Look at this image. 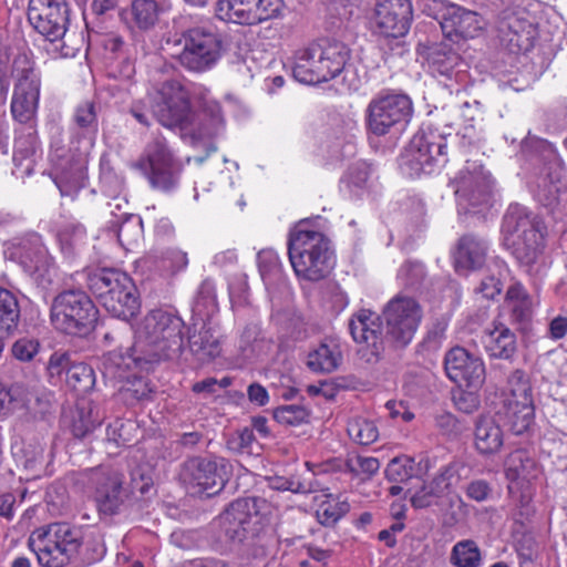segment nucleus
<instances>
[{"mask_svg": "<svg viewBox=\"0 0 567 567\" xmlns=\"http://www.w3.org/2000/svg\"><path fill=\"white\" fill-rule=\"evenodd\" d=\"M184 321L176 315L155 309L140 323L133 346L123 353L110 351L103 355L105 377L123 379L130 369L148 372L163 360L177 359L184 349Z\"/></svg>", "mask_w": 567, "mask_h": 567, "instance_id": "1", "label": "nucleus"}, {"mask_svg": "<svg viewBox=\"0 0 567 567\" xmlns=\"http://www.w3.org/2000/svg\"><path fill=\"white\" fill-rule=\"evenodd\" d=\"M28 546L42 567L91 565L101 560L106 551L101 534L84 535L80 527L65 522L34 529L28 538Z\"/></svg>", "mask_w": 567, "mask_h": 567, "instance_id": "2", "label": "nucleus"}, {"mask_svg": "<svg viewBox=\"0 0 567 567\" xmlns=\"http://www.w3.org/2000/svg\"><path fill=\"white\" fill-rule=\"evenodd\" d=\"M171 58L190 73L212 70L228 49L226 35L210 25L192 27L166 39Z\"/></svg>", "mask_w": 567, "mask_h": 567, "instance_id": "3", "label": "nucleus"}, {"mask_svg": "<svg viewBox=\"0 0 567 567\" xmlns=\"http://www.w3.org/2000/svg\"><path fill=\"white\" fill-rule=\"evenodd\" d=\"M298 228L290 234L288 255L296 276L307 281L327 278L334 268L336 258L329 238L316 230Z\"/></svg>", "mask_w": 567, "mask_h": 567, "instance_id": "4", "label": "nucleus"}, {"mask_svg": "<svg viewBox=\"0 0 567 567\" xmlns=\"http://www.w3.org/2000/svg\"><path fill=\"white\" fill-rule=\"evenodd\" d=\"M86 286L102 307L113 317L128 321L140 311V298L133 279L116 268L87 272Z\"/></svg>", "mask_w": 567, "mask_h": 567, "instance_id": "5", "label": "nucleus"}, {"mask_svg": "<svg viewBox=\"0 0 567 567\" xmlns=\"http://www.w3.org/2000/svg\"><path fill=\"white\" fill-rule=\"evenodd\" d=\"M350 58V50L340 41L320 39L296 52L293 78L300 83L317 84L338 76Z\"/></svg>", "mask_w": 567, "mask_h": 567, "instance_id": "6", "label": "nucleus"}, {"mask_svg": "<svg viewBox=\"0 0 567 567\" xmlns=\"http://www.w3.org/2000/svg\"><path fill=\"white\" fill-rule=\"evenodd\" d=\"M542 218L519 204L507 208L502 224L504 245L524 265L536 261L544 239Z\"/></svg>", "mask_w": 567, "mask_h": 567, "instance_id": "7", "label": "nucleus"}, {"mask_svg": "<svg viewBox=\"0 0 567 567\" xmlns=\"http://www.w3.org/2000/svg\"><path fill=\"white\" fill-rule=\"evenodd\" d=\"M50 318L55 329L73 336H85L97 322L99 310L81 289H65L51 303Z\"/></svg>", "mask_w": 567, "mask_h": 567, "instance_id": "8", "label": "nucleus"}, {"mask_svg": "<svg viewBox=\"0 0 567 567\" xmlns=\"http://www.w3.org/2000/svg\"><path fill=\"white\" fill-rule=\"evenodd\" d=\"M230 467L224 457L193 456L182 464L179 477L192 494L212 497L225 487L231 473Z\"/></svg>", "mask_w": 567, "mask_h": 567, "instance_id": "9", "label": "nucleus"}, {"mask_svg": "<svg viewBox=\"0 0 567 567\" xmlns=\"http://www.w3.org/2000/svg\"><path fill=\"white\" fill-rule=\"evenodd\" d=\"M87 488L100 515L114 516L127 507L130 492L124 487V474L112 465H100L86 473Z\"/></svg>", "mask_w": 567, "mask_h": 567, "instance_id": "10", "label": "nucleus"}, {"mask_svg": "<svg viewBox=\"0 0 567 567\" xmlns=\"http://www.w3.org/2000/svg\"><path fill=\"white\" fill-rule=\"evenodd\" d=\"M12 78L14 79L11 100L12 116L20 123H29L37 114L41 80L34 62L27 53H18L14 56Z\"/></svg>", "mask_w": 567, "mask_h": 567, "instance_id": "11", "label": "nucleus"}, {"mask_svg": "<svg viewBox=\"0 0 567 567\" xmlns=\"http://www.w3.org/2000/svg\"><path fill=\"white\" fill-rule=\"evenodd\" d=\"M151 113L163 126L183 130L194 117L188 92L177 80H166L151 93Z\"/></svg>", "mask_w": 567, "mask_h": 567, "instance_id": "12", "label": "nucleus"}, {"mask_svg": "<svg viewBox=\"0 0 567 567\" xmlns=\"http://www.w3.org/2000/svg\"><path fill=\"white\" fill-rule=\"evenodd\" d=\"M384 340L394 348H404L413 339L422 319V309L411 297L398 295L383 309Z\"/></svg>", "mask_w": 567, "mask_h": 567, "instance_id": "13", "label": "nucleus"}, {"mask_svg": "<svg viewBox=\"0 0 567 567\" xmlns=\"http://www.w3.org/2000/svg\"><path fill=\"white\" fill-rule=\"evenodd\" d=\"M413 105L405 94H385L371 100L367 107V127L375 136L389 134L411 120Z\"/></svg>", "mask_w": 567, "mask_h": 567, "instance_id": "14", "label": "nucleus"}, {"mask_svg": "<svg viewBox=\"0 0 567 567\" xmlns=\"http://www.w3.org/2000/svg\"><path fill=\"white\" fill-rule=\"evenodd\" d=\"M423 11L436 19L443 34L454 41L458 38H474L483 29L482 17L446 0H429Z\"/></svg>", "mask_w": 567, "mask_h": 567, "instance_id": "15", "label": "nucleus"}, {"mask_svg": "<svg viewBox=\"0 0 567 567\" xmlns=\"http://www.w3.org/2000/svg\"><path fill=\"white\" fill-rule=\"evenodd\" d=\"M28 20L50 42L62 40L70 22L69 6L65 0H30Z\"/></svg>", "mask_w": 567, "mask_h": 567, "instance_id": "16", "label": "nucleus"}, {"mask_svg": "<svg viewBox=\"0 0 567 567\" xmlns=\"http://www.w3.org/2000/svg\"><path fill=\"white\" fill-rule=\"evenodd\" d=\"M460 205L480 207L487 205L492 197V178L484 167L467 163L452 181Z\"/></svg>", "mask_w": 567, "mask_h": 567, "instance_id": "17", "label": "nucleus"}, {"mask_svg": "<svg viewBox=\"0 0 567 567\" xmlns=\"http://www.w3.org/2000/svg\"><path fill=\"white\" fill-rule=\"evenodd\" d=\"M444 369L449 379L460 388L478 389L485 381L483 360L463 347L446 352Z\"/></svg>", "mask_w": 567, "mask_h": 567, "instance_id": "18", "label": "nucleus"}, {"mask_svg": "<svg viewBox=\"0 0 567 567\" xmlns=\"http://www.w3.org/2000/svg\"><path fill=\"white\" fill-rule=\"evenodd\" d=\"M148 181L154 188L168 192L176 187L181 165L173 158L164 138L154 140L146 151Z\"/></svg>", "mask_w": 567, "mask_h": 567, "instance_id": "19", "label": "nucleus"}, {"mask_svg": "<svg viewBox=\"0 0 567 567\" xmlns=\"http://www.w3.org/2000/svg\"><path fill=\"white\" fill-rule=\"evenodd\" d=\"M412 21V6L409 0H378L373 22L384 37L399 38L408 33Z\"/></svg>", "mask_w": 567, "mask_h": 567, "instance_id": "20", "label": "nucleus"}, {"mask_svg": "<svg viewBox=\"0 0 567 567\" xmlns=\"http://www.w3.org/2000/svg\"><path fill=\"white\" fill-rule=\"evenodd\" d=\"M257 498H238L219 515L218 525L225 537L233 543L246 539L251 518L258 515Z\"/></svg>", "mask_w": 567, "mask_h": 567, "instance_id": "21", "label": "nucleus"}, {"mask_svg": "<svg viewBox=\"0 0 567 567\" xmlns=\"http://www.w3.org/2000/svg\"><path fill=\"white\" fill-rule=\"evenodd\" d=\"M379 316L371 310L361 309L351 318L349 330L353 340L365 343L370 351L363 353L368 362H377L383 351V339L380 337Z\"/></svg>", "mask_w": 567, "mask_h": 567, "instance_id": "22", "label": "nucleus"}, {"mask_svg": "<svg viewBox=\"0 0 567 567\" xmlns=\"http://www.w3.org/2000/svg\"><path fill=\"white\" fill-rule=\"evenodd\" d=\"M456 474L455 466L449 464L442 467L439 473L429 482H424L417 489L408 493L410 502L415 509H425L440 505L443 496L450 491L452 478Z\"/></svg>", "mask_w": 567, "mask_h": 567, "instance_id": "23", "label": "nucleus"}, {"mask_svg": "<svg viewBox=\"0 0 567 567\" xmlns=\"http://www.w3.org/2000/svg\"><path fill=\"white\" fill-rule=\"evenodd\" d=\"M488 251L487 241L474 234L462 236L454 252V267L456 272L466 275L482 268Z\"/></svg>", "mask_w": 567, "mask_h": 567, "instance_id": "24", "label": "nucleus"}, {"mask_svg": "<svg viewBox=\"0 0 567 567\" xmlns=\"http://www.w3.org/2000/svg\"><path fill=\"white\" fill-rule=\"evenodd\" d=\"M435 155L431 151V141L424 136H414L403 155V165L411 176L431 172Z\"/></svg>", "mask_w": 567, "mask_h": 567, "instance_id": "25", "label": "nucleus"}, {"mask_svg": "<svg viewBox=\"0 0 567 567\" xmlns=\"http://www.w3.org/2000/svg\"><path fill=\"white\" fill-rule=\"evenodd\" d=\"M474 444L482 455L498 453L504 445V432L501 425L493 417H480L475 425Z\"/></svg>", "mask_w": 567, "mask_h": 567, "instance_id": "26", "label": "nucleus"}, {"mask_svg": "<svg viewBox=\"0 0 567 567\" xmlns=\"http://www.w3.org/2000/svg\"><path fill=\"white\" fill-rule=\"evenodd\" d=\"M483 343L491 358L511 360L517 351L516 334L503 323L483 337Z\"/></svg>", "mask_w": 567, "mask_h": 567, "instance_id": "27", "label": "nucleus"}, {"mask_svg": "<svg viewBox=\"0 0 567 567\" xmlns=\"http://www.w3.org/2000/svg\"><path fill=\"white\" fill-rule=\"evenodd\" d=\"M497 413L507 422L514 434L520 435L528 431L534 423V401L520 402L503 400L502 406Z\"/></svg>", "mask_w": 567, "mask_h": 567, "instance_id": "28", "label": "nucleus"}, {"mask_svg": "<svg viewBox=\"0 0 567 567\" xmlns=\"http://www.w3.org/2000/svg\"><path fill=\"white\" fill-rule=\"evenodd\" d=\"M103 419L104 415L96 404L81 400L72 413L71 432L76 439H85L102 424Z\"/></svg>", "mask_w": 567, "mask_h": 567, "instance_id": "29", "label": "nucleus"}, {"mask_svg": "<svg viewBox=\"0 0 567 567\" xmlns=\"http://www.w3.org/2000/svg\"><path fill=\"white\" fill-rule=\"evenodd\" d=\"M188 346L195 360L200 364L213 361L220 353V346L217 337L214 334L212 329L205 324L189 334Z\"/></svg>", "mask_w": 567, "mask_h": 567, "instance_id": "30", "label": "nucleus"}, {"mask_svg": "<svg viewBox=\"0 0 567 567\" xmlns=\"http://www.w3.org/2000/svg\"><path fill=\"white\" fill-rule=\"evenodd\" d=\"M525 25L518 19H506L498 24V38L501 43L512 53L528 50L529 37L524 32Z\"/></svg>", "mask_w": 567, "mask_h": 567, "instance_id": "31", "label": "nucleus"}, {"mask_svg": "<svg viewBox=\"0 0 567 567\" xmlns=\"http://www.w3.org/2000/svg\"><path fill=\"white\" fill-rule=\"evenodd\" d=\"M20 306L11 291L0 288V339L11 336L20 323Z\"/></svg>", "mask_w": 567, "mask_h": 567, "instance_id": "32", "label": "nucleus"}, {"mask_svg": "<svg viewBox=\"0 0 567 567\" xmlns=\"http://www.w3.org/2000/svg\"><path fill=\"white\" fill-rule=\"evenodd\" d=\"M316 511L319 524L326 527H333L343 516L350 512V504L341 495L324 493Z\"/></svg>", "mask_w": 567, "mask_h": 567, "instance_id": "33", "label": "nucleus"}, {"mask_svg": "<svg viewBox=\"0 0 567 567\" xmlns=\"http://www.w3.org/2000/svg\"><path fill=\"white\" fill-rule=\"evenodd\" d=\"M506 302L515 322H526L532 317V299L519 282L511 285L506 291Z\"/></svg>", "mask_w": 567, "mask_h": 567, "instance_id": "34", "label": "nucleus"}, {"mask_svg": "<svg viewBox=\"0 0 567 567\" xmlns=\"http://www.w3.org/2000/svg\"><path fill=\"white\" fill-rule=\"evenodd\" d=\"M74 123L81 131V136L86 144V148H91L97 134V115L93 102H84L80 104L74 113Z\"/></svg>", "mask_w": 567, "mask_h": 567, "instance_id": "35", "label": "nucleus"}, {"mask_svg": "<svg viewBox=\"0 0 567 567\" xmlns=\"http://www.w3.org/2000/svg\"><path fill=\"white\" fill-rule=\"evenodd\" d=\"M536 462L526 450H515L505 461V474L507 480L529 478L534 476Z\"/></svg>", "mask_w": 567, "mask_h": 567, "instance_id": "36", "label": "nucleus"}, {"mask_svg": "<svg viewBox=\"0 0 567 567\" xmlns=\"http://www.w3.org/2000/svg\"><path fill=\"white\" fill-rule=\"evenodd\" d=\"M342 355L337 346L320 344L308 355V367L316 372L330 373L337 370Z\"/></svg>", "mask_w": 567, "mask_h": 567, "instance_id": "37", "label": "nucleus"}, {"mask_svg": "<svg viewBox=\"0 0 567 567\" xmlns=\"http://www.w3.org/2000/svg\"><path fill=\"white\" fill-rule=\"evenodd\" d=\"M482 561V551L473 539L460 540L452 547L450 563L455 567H480Z\"/></svg>", "mask_w": 567, "mask_h": 567, "instance_id": "38", "label": "nucleus"}, {"mask_svg": "<svg viewBox=\"0 0 567 567\" xmlns=\"http://www.w3.org/2000/svg\"><path fill=\"white\" fill-rule=\"evenodd\" d=\"M426 60L433 72L441 75H450L461 58L449 45L437 44L429 50Z\"/></svg>", "mask_w": 567, "mask_h": 567, "instance_id": "39", "label": "nucleus"}, {"mask_svg": "<svg viewBox=\"0 0 567 567\" xmlns=\"http://www.w3.org/2000/svg\"><path fill=\"white\" fill-rule=\"evenodd\" d=\"M162 7L156 0H134L131 14L134 23L141 30H150L158 22Z\"/></svg>", "mask_w": 567, "mask_h": 567, "instance_id": "40", "label": "nucleus"}, {"mask_svg": "<svg viewBox=\"0 0 567 567\" xmlns=\"http://www.w3.org/2000/svg\"><path fill=\"white\" fill-rule=\"evenodd\" d=\"M254 10H241L240 16L245 25H254L260 22L278 18L284 10V0H258Z\"/></svg>", "mask_w": 567, "mask_h": 567, "instance_id": "41", "label": "nucleus"}, {"mask_svg": "<svg viewBox=\"0 0 567 567\" xmlns=\"http://www.w3.org/2000/svg\"><path fill=\"white\" fill-rule=\"evenodd\" d=\"M68 385L74 391L85 393L95 384V373L92 367L84 362H73L66 370Z\"/></svg>", "mask_w": 567, "mask_h": 567, "instance_id": "42", "label": "nucleus"}, {"mask_svg": "<svg viewBox=\"0 0 567 567\" xmlns=\"http://www.w3.org/2000/svg\"><path fill=\"white\" fill-rule=\"evenodd\" d=\"M154 393L155 391L147 379L136 377L128 379L121 389L122 399L130 405L152 401Z\"/></svg>", "mask_w": 567, "mask_h": 567, "instance_id": "43", "label": "nucleus"}, {"mask_svg": "<svg viewBox=\"0 0 567 567\" xmlns=\"http://www.w3.org/2000/svg\"><path fill=\"white\" fill-rule=\"evenodd\" d=\"M503 400L533 401L532 385L525 371L517 369L511 373L507 380V392Z\"/></svg>", "mask_w": 567, "mask_h": 567, "instance_id": "44", "label": "nucleus"}, {"mask_svg": "<svg viewBox=\"0 0 567 567\" xmlns=\"http://www.w3.org/2000/svg\"><path fill=\"white\" fill-rule=\"evenodd\" d=\"M258 0H218L216 17L225 22L244 24L241 10H254Z\"/></svg>", "mask_w": 567, "mask_h": 567, "instance_id": "45", "label": "nucleus"}, {"mask_svg": "<svg viewBox=\"0 0 567 567\" xmlns=\"http://www.w3.org/2000/svg\"><path fill=\"white\" fill-rule=\"evenodd\" d=\"M194 310L203 318H210L218 311L216 288L212 280L206 279L199 286Z\"/></svg>", "mask_w": 567, "mask_h": 567, "instance_id": "46", "label": "nucleus"}, {"mask_svg": "<svg viewBox=\"0 0 567 567\" xmlns=\"http://www.w3.org/2000/svg\"><path fill=\"white\" fill-rule=\"evenodd\" d=\"M349 436L358 444L370 445L379 437V431L373 421L355 417L348 424Z\"/></svg>", "mask_w": 567, "mask_h": 567, "instance_id": "47", "label": "nucleus"}, {"mask_svg": "<svg viewBox=\"0 0 567 567\" xmlns=\"http://www.w3.org/2000/svg\"><path fill=\"white\" fill-rule=\"evenodd\" d=\"M310 417V411L297 404H287L278 406L274 411V419L287 426H298L303 423H308Z\"/></svg>", "mask_w": 567, "mask_h": 567, "instance_id": "48", "label": "nucleus"}, {"mask_svg": "<svg viewBox=\"0 0 567 567\" xmlns=\"http://www.w3.org/2000/svg\"><path fill=\"white\" fill-rule=\"evenodd\" d=\"M520 152L527 158L551 159L555 156V148L551 143L530 134L522 141Z\"/></svg>", "mask_w": 567, "mask_h": 567, "instance_id": "49", "label": "nucleus"}, {"mask_svg": "<svg viewBox=\"0 0 567 567\" xmlns=\"http://www.w3.org/2000/svg\"><path fill=\"white\" fill-rule=\"evenodd\" d=\"M413 475L414 461L405 455L392 458L385 468V477L395 483L406 482Z\"/></svg>", "mask_w": 567, "mask_h": 567, "instance_id": "50", "label": "nucleus"}, {"mask_svg": "<svg viewBox=\"0 0 567 567\" xmlns=\"http://www.w3.org/2000/svg\"><path fill=\"white\" fill-rule=\"evenodd\" d=\"M560 186L558 182L553 181L550 177L543 178L535 193L536 199L549 209H554L559 204Z\"/></svg>", "mask_w": 567, "mask_h": 567, "instance_id": "51", "label": "nucleus"}, {"mask_svg": "<svg viewBox=\"0 0 567 567\" xmlns=\"http://www.w3.org/2000/svg\"><path fill=\"white\" fill-rule=\"evenodd\" d=\"M348 472L359 476L364 475L365 478H371L380 470V462L377 457L357 455L350 457L346 462Z\"/></svg>", "mask_w": 567, "mask_h": 567, "instance_id": "52", "label": "nucleus"}, {"mask_svg": "<svg viewBox=\"0 0 567 567\" xmlns=\"http://www.w3.org/2000/svg\"><path fill=\"white\" fill-rule=\"evenodd\" d=\"M38 150V142L34 134L21 135L16 140L13 161L22 164V161L30 159Z\"/></svg>", "mask_w": 567, "mask_h": 567, "instance_id": "53", "label": "nucleus"}, {"mask_svg": "<svg viewBox=\"0 0 567 567\" xmlns=\"http://www.w3.org/2000/svg\"><path fill=\"white\" fill-rule=\"evenodd\" d=\"M39 342L35 339L21 338L12 346V354L20 361H31L39 351Z\"/></svg>", "mask_w": 567, "mask_h": 567, "instance_id": "54", "label": "nucleus"}, {"mask_svg": "<svg viewBox=\"0 0 567 567\" xmlns=\"http://www.w3.org/2000/svg\"><path fill=\"white\" fill-rule=\"evenodd\" d=\"M473 390L460 391L454 395V404L458 411L471 414L478 409L480 400Z\"/></svg>", "mask_w": 567, "mask_h": 567, "instance_id": "55", "label": "nucleus"}, {"mask_svg": "<svg viewBox=\"0 0 567 567\" xmlns=\"http://www.w3.org/2000/svg\"><path fill=\"white\" fill-rule=\"evenodd\" d=\"M465 494L475 502H485L492 494V486L485 480H473L466 485Z\"/></svg>", "mask_w": 567, "mask_h": 567, "instance_id": "56", "label": "nucleus"}, {"mask_svg": "<svg viewBox=\"0 0 567 567\" xmlns=\"http://www.w3.org/2000/svg\"><path fill=\"white\" fill-rule=\"evenodd\" d=\"M71 364V357L68 352H54L50 357L47 369L50 377H60Z\"/></svg>", "mask_w": 567, "mask_h": 567, "instance_id": "57", "label": "nucleus"}, {"mask_svg": "<svg viewBox=\"0 0 567 567\" xmlns=\"http://www.w3.org/2000/svg\"><path fill=\"white\" fill-rule=\"evenodd\" d=\"M20 257L22 264L29 270H37L45 257V250L41 245H37L33 249H29L24 246Z\"/></svg>", "mask_w": 567, "mask_h": 567, "instance_id": "58", "label": "nucleus"}, {"mask_svg": "<svg viewBox=\"0 0 567 567\" xmlns=\"http://www.w3.org/2000/svg\"><path fill=\"white\" fill-rule=\"evenodd\" d=\"M258 267L262 277L274 272L279 266V258L271 249H265L258 252Z\"/></svg>", "mask_w": 567, "mask_h": 567, "instance_id": "59", "label": "nucleus"}, {"mask_svg": "<svg viewBox=\"0 0 567 567\" xmlns=\"http://www.w3.org/2000/svg\"><path fill=\"white\" fill-rule=\"evenodd\" d=\"M93 37H95V42H97L104 48L105 51H109L112 54L118 53L124 45L123 39L115 33H107L103 35L91 33L89 34L91 41L93 40Z\"/></svg>", "mask_w": 567, "mask_h": 567, "instance_id": "60", "label": "nucleus"}, {"mask_svg": "<svg viewBox=\"0 0 567 567\" xmlns=\"http://www.w3.org/2000/svg\"><path fill=\"white\" fill-rule=\"evenodd\" d=\"M475 291L487 300H493L502 291V282L494 276L484 278Z\"/></svg>", "mask_w": 567, "mask_h": 567, "instance_id": "61", "label": "nucleus"}, {"mask_svg": "<svg viewBox=\"0 0 567 567\" xmlns=\"http://www.w3.org/2000/svg\"><path fill=\"white\" fill-rule=\"evenodd\" d=\"M255 441V435L252 429L244 427L236 435H234L228 441L229 449L241 452L245 449L250 447L251 443Z\"/></svg>", "mask_w": 567, "mask_h": 567, "instance_id": "62", "label": "nucleus"}, {"mask_svg": "<svg viewBox=\"0 0 567 567\" xmlns=\"http://www.w3.org/2000/svg\"><path fill=\"white\" fill-rule=\"evenodd\" d=\"M271 487L278 491H290L300 494H306L307 491H311L310 487H306L305 483L287 477H274L271 480Z\"/></svg>", "mask_w": 567, "mask_h": 567, "instance_id": "63", "label": "nucleus"}, {"mask_svg": "<svg viewBox=\"0 0 567 567\" xmlns=\"http://www.w3.org/2000/svg\"><path fill=\"white\" fill-rule=\"evenodd\" d=\"M567 334V317L557 316L548 324V337L551 340H560Z\"/></svg>", "mask_w": 567, "mask_h": 567, "instance_id": "64", "label": "nucleus"}]
</instances>
